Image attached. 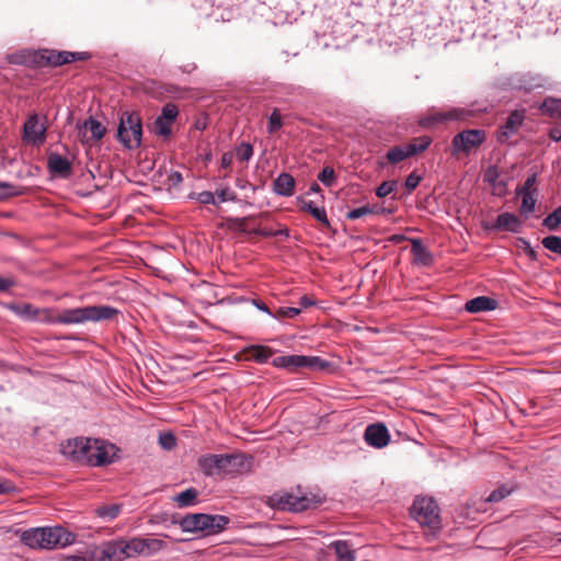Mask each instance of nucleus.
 Segmentation results:
<instances>
[{"instance_id": "47", "label": "nucleus", "mask_w": 561, "mask_h": 561, "mask_svg": "<svg viewBox=\"0 0 561 561\" xmlns=\"http://www.w3.org/2000/svg\"><path fill=\"white\" fill-rule=\"evenodd\" d=\"M190 198L195 199L203 205H215L216 204L215 194H213L209 191L192 193L190 195Z\"/></svg>"}, {"instance_id": "52", "label": "nucleus", "mask_w": 561, "mask_h": 561, "mask_svg": "<svg viewBox=\"0 0 561 561\" xmlns=\"http://www.w3.org/2000/svg\"><path fill=\"white\" fill-rule=\"evenodd\" d=\"M536 180H537V175L536 174L529 175L526 179V181L523 184V186L517 188L516 194H525V193H534L535 194L536 190L534 188V185L536 183Z\"/></svg>"}, {"instance_id": "33", "label": "nucleus", "mask_w": 561, "mask_h": 561, "mask_svg": "<svg viewBox=\"0 0 561 561\" xmlns=\"http://www.w3.org/2000/svg\"><path fill=\"white\" fill-rule=\"evenodd\" d=\"M561 225V206L557 207L543 220L542 226L550 231H557Z\"/></svg>"}, {"instance_id": "32", "label": "nucleus", "mask_w": 561, "mask_h": 561, "mask_svg": "<svg viewBox=\"0 0 561 561\" xmlns=\"http://www.w3.org/2000/svg\"><path fill=\"white\" fill-rule=\"evenodd\" d=\"M514 491L513 486L502 484L501 486L493 490L486 497L485 501L490 503H497L507 497Z\"/></svg>"}, {"instance_id": "1", "label": "nucleus", "mask_w": 561, "mask_h": 561, "mask_svg": "<svg viewBox=\"0 0 561 561\" xmlns=\"http://www.w3.org/2000/svg\"><path fill=\"white\" fill-rule=\"evenodd\" d=\"M121 311L107 305H93L72 309H65L59 314L51 317V324H82L85 322H102L114 319Z\"/></svg>"}, {"instance_id": "57", "label": "nucleus", "mask_w": 561, "mask_h": 561, "mask_svg": "<svg viewBox=\"0 0 561 561\" xmlns=\"http://www.w3.org/2000/svg\"><path fill=\"white\" fill-rule=\"evenodd\" d=\"M314 305H316V300L310 296L305 295V296L300 297V299H299V306H300L299 308H301V310L312 307Z\"/></svg>"}, {"instance_id": "51", "label": "nucleus", "mask_w": 561, "mask_h": 561, "mask_svg": "<svg viewBox=\"0 0 561 561\" xmlns=\"http://www.w3.org/2000/svg\"><path fill=\"white\" fill-rule=\"evenodd\" d=\"M396 182L394 181H383L377 188H376V195L378 197H386L390 193H392L396 188Z\"/></svg>"}, {"instance_id": "31", "label": "nucleus", "mask_w": 561, "mask_h": 561, "mask_svg": "<svg viewBox=\"0 0 561 561\" xmlns=\"http://www.w3.org/2000/svg\"><path fill=\"white\" fill-rule=\"evenodd\" d=\"M522 195V205L519 208V213L525 218H528L530 214L535 211L536 207V198L534 193H525Z\"/></svg>"}, {"instance_id": "14", "label": "nucleus", "mask_w": 561, "mask_h": 561, "mask_svg": "<svg viewBox=\"0 0 561 561\" xmlns=\"http://www.w3.org/2000/svg\"><path fill=\"white\" fill-rule=\"evenodd\" d=\"M364 438L369 446L381 449L389 444L390 434L385 424L375 423L366 427Z\"/></svg>"}, {"instance_id": "15", "label": "nucleus", "mask_w": 561, "mask_h": 561, "mask_svg": "<svg viewBox=\"0 0 561 561\" xmlns=\"http://www.w3.org/2000/svg\"><path fill=\"white\" fill-rule=\"evenodd\" d=\"M88 444H90V438H71L60 444V451L66 458L81 463L87 453Z\"/></svg>"}, {"instance_id": "61", "label": "nucleus", "mask_w": 561, "mask_h": 561, "mask_svg": "<svg viewBox=\"0 0 561 561\" xmlns=\"http://www.w3.org/2000/svg\"><path fill=\"white\" fill-rule=\"evenodd\" d=\"M232 163V154L229 152H226L222 154L220 159V167L222 169H228Z\"/></svg>"}, {"instance_id": "63", "label": "nucleus", "mask_w": 561, "mask_h": 561, "mask_svg": "<svg viewBox=\"0 0 561 561\" xmlns=\"http://www.w3.org/2000/svg\"><path fill=\"white\" fill-rule=\"evenodd\" d=\"M549 136L554 141L561 140V127L557 126L550 129Z\"/></svg>"}, {"instance_id": "37", "label": "nucleus", "mask_w": 561, "mask_h": 561, "mask_svg": "<svg viewBox=\"0 0 561 561\" xmlns=\"http://www.w3.org/2000/svg\"><path fill=\"white\" fill-rule=\"evenodd\" d=\"M283 127V117L279 110L274 108L268 116L267 133L274 134Z\"/></svg>"}, {"instance_id": "60", "label": "nucleus", "mask_w": 561, "mask_h": 561, "mask_svg": "<svg viewBox=\"0 0 561 561\" xmlns=\"http://www.w3.org/2000/svg\"><path fill=\"white\" fill-rule=\"evenodd\" d=\"M272 365L276 368H283L287 370L286 355L273 358Z\"/></svg>"}, {"instance_id": "64", "label": "nucleus", "mask_w": 561, "mask_h": 561, "mask_svg": "<svg viewBox=\"0 0 561 561\" xmlns=\"http://www.w3.org/2000/svg\"><path fill=\"white\" fill-rule=\"evenodd\" d=\"M321 192V187L319 186V184H317L316 182H313L310 187H309V191H308V194H317V193H320Z\"/></svg>"}, {"instance_id": "26", "label": "nucleus", "mask_w": 561, "mask_h": 561, "mask_svg": "<svg viewBox=\"0 0 561 561\" xmlns=\"http://www.w3.org/2000/svg\"><path fill=\"white\" fill-rule=\"evenodd\" d=\"M302 210L308 211L317 221L324 226H330L324 207H318L313 202H302Z\"/></svg>"}, {"instance_id": "43", "label": "nucleus", "mask_w": 561, "mask_h": 561, "mask_svg": "<svg viewBox=\"0 0 561 561\" xmlns=\"http://www.w3.org/2000/svg\"><path fill=\"white\" fill-rule=\"evenodd\" d=\"M7 309L11 310L15 314L20 317H34L35 312L33 311V307L30 304L16 305V304H8Z\"/></svg>"}, {"instance_id": "30", "label": "nucleus", "mask_w": 561, "mask_h": 561, "mask_svg": "<svg viewBox=\"0 0 561 561\" xmlns=\"http://www.w3.org/2000/svg\"><path fill=\"white\" fill-rule=\"evenodd\" d=\"M198 492L194 488L186 489L176 495L175 501L179 507H188L195 503Z\"/></svg>"}, {"instance_id": "36", "label": "nucleus", "mask_w": 561, "mask_h": 561, "mask_svg": "<svg viewBox=\"0 0 561 561\" xmlns=\"http://www.w3.org/2000/svg\"><path fill=\"white\" fill-rule=\"evenodd\" d=\"M409 158L405 146H394L387 152V159L390 163H399L404 159Z\"/></svg>"}, {"instance_id": "62", "label": "nucleus", "mask_w": 561, "mask_h": 561, "mask_svg": "<svg viewBox=\"0 0 561 561\" xmlns=\"http://www.w3.org/2000/svg\"><path fill=\"white\" fill-rule=\"evenodd\" d=\"M408 240L410 241L411 239H409L404 234H399V233L398 234H392V236L389 237V241L391 243H393V244H399V243H401L403 241H408Z\"/></svg>"}, {"instance_id": "24", "label": "nucleus", "mask_w": 561, "mask_h": 561, "mask_svg": "<svg viewBox=\"0 0 561 561\" xmlns=\"http://www.w3.org/2000/svg\"><path fill=\"white\" fill-rule=\"evenodd\" d=\"M243 352L249 355L250 359L254 360L257 364L267 363L268 359L275 353V351L272 350L271 347L257 344L244 347Z\"/></svg>"}, {"instance_id": "49", "label": "nucleus", "mask_w": 561, "mask_h": 561, "mask_svg": "<svg viewBox=\"0 0 561 561\" xmlns=\"http://www.w3.org/2000/svg\"><path fill=\"white\" fill-rule=\"evenodd\" d=\"M159 444L165 450H172L176 446V438L172 433H162L159 435Z\"/></svg>"}, {"instance_id": "54", "label": "nucleus", "mask_w": 561, "mask_h": 561, "mask_svg": "<svg viewBox=\"0 0 561 561\" xmlns=\"http://www.w3.org/2000/svg\"><path fill=\"white\" fill-rule=\"evenodd\" d=\"M14 485L7 479H0V494H8L14 491Z\"/></svg>"}, {"instance_id": "40", "label": "nucleus", "mask_w": 561, "mask_h": 561, "mask_svg": "<svg viewBox=\"0 0 561 561\" xmlns=\"http://www.w3.org/2000/svg\"><path fill=\"white\" fill-rule=\"evenodd\" d=\"M545 249L561 254V237L559 236H547L541 240Z\"/></svg>"}, {"instance_id": "50", "label": "nucleus", "mask_w": 561, "mask_h": 561, "mask_svg": "<svg viewBox=\"0 0 561 561\" xmlns=\"http://www.w3.org/2000/svg\"><path fill=\"white\" fill-rule=\"evenodd\" d=\"M215 195L217 196L220 203L234 202L237 199L236 193L231 191L228 186L216 190Z\"/></svg>"}, {"instance_id": "42", "label": "nucleus", "mask_w": 561, "mask_h": 561, "mask_svg": "<svg viewBox=\"0 0 561 561\" xmlns=\"http://www.w3.org/2000/svg\"><path fill=\"white\" fill-rule=\"evenodd\" d=\"M172 123L157 117L153 123V130L158 136L169 137L172 133Z\"/></svg>"}, {"instance_id": "4", "label": "nucleus", "mask_w": 561, "mask_h": 561, "mask_svg": "<svg viewBox=\"0 0 561 561\" xmlns=\"http://www.w3.org/2000/svg\"><path fill=\"white\" fill-rule=\"evenodd\" d=\"M230 523V518L218 514L195 513L184 516L180 526L184 533H205L208 536L224 531Z\"/></svg>"}, {"instance_id": "27", "label": "nucleus", "mask_w": 561, "mask_h": 561, "mask_svg": "<svg viewBox=\"0 0 561 561\" xmlns=\"http://www.w3.org/2000/svg\"><path fill=\"white\" fill-rule=\"evenodd\" d=\"M432 144V138L428 136H422L413 139L412 142L405 145L407 153L410 157H413L417 153L425 151L430 145Z\"/></svg>"}, {"instance_id": "22", "label": "nucleus", "mask_w": 561, "mask_h": 561, "mask_svg": "<svg viewBox=\"0 0 561 561\" xmlns=\"http://www.w3.org/2000/svg\"><path fill=\"white\" fill-rule=\"evenodd\" d=\"M295 183V179L289 173L283 172L274 180L273 191L279 196H293Z\"/></svg>"}, {"instance_id": "44", "label": "nucleus", "mask_w": 561, "mask_h": 561, "mask_svg": "<svg viewBox=\"0 0 561 561\" xmlns=\"http://www.w3.org/2000/svg\"><path fill=\"white\" fill-rule=\"evenodd\" d=\"M179 115V108L173 103H167L162 110L161 114L158 116L164 121L171 122L172 124L175 122L176 117Z\"/></svg>"}, {"instance_id": "19", "label": "nucleus", "mask_w": 561, "mask_h": 561, "mask_svg": "<svg viewBox=\"0 0 561 561\" xmlns=\"http://www.w3.org/2000/svg\"><path fill=\"white\" fill-rule=\"evenodd\" d=\"M47 168L51 174L67 178L71 173L72 164L61 154L57 152H50L47 158Z\"/></svg>"}, {"instance_id": "41", "label": "nucleus", "mask_w": 561, "mask_h": 561, "mask_svg": "<svg viewBox=\"0 0 561 561\" xmlns=\"http://www.w3.org/2000/svg\"><path fill=\"white\" fill-rule=\"evenodd\" d=\"M253 156V147L249 142H241L236 148V157L239 161L248 162Z\"/></svg>"}, {"instance_id": "5", "label": "nucleus", "mask_w": 561, "mask_h": 561, "mask_svg": "<svg viewBox=\"0 0 561 561\" xmlns=\"http://www.w3.org/2000/svg\"><path fill=\"white\" fill-rule=\"evenodd\" d=\"M142 123L139 114L124 112L117 127V139L127 149H135L141 145Z\"/></svg>"}, {"instance_id": "18", "label": "nucleus", "mask_w": 561, "mask_h": 561, "mask_svg": "<svg viewBox=\"0 0 561 561\" xmlns=\"http://www.w3.org/2000/svg\"><path fill=\"white\" fill-rule=\"evenodd\" d=\"M511 87L516 90L533 91L543 87V79L531 73H516L511 78Z\"/></svg>"}, {"instance_id": "28", "label": "nucleus", "mask_w": 561, "mask_h": 561, "mask_svg": "<svg viewBox=\"0 0 561 561\" xmlns=\"http://www.w3.org/2000/svg\"><path fill=\"white\" fill-rule=\"evenodd\" d=\"M84 130H90L91 138L95 141L103 138L105 134V127L93 117H89L84 123L82 124V127H80V133Z\"/></svg>"}, {"instance_id": "16", "label": "nucleus", "mask_w": 561, "mask_h": 561, "mask_svg": "<svg viewBox=\"0 0 561 561\" xmlns=\"http://www.w3.org/2000/svg\"><path fill=\"white\" fill-rule=\"evenodd\" d=\"M127 560L125 538L108 540L101 546L99 561H124Z\"/></svg>"}, {"instance_id": "6", "label": "nucleus", "mask_w": 561, "mask_h": 561, "mask_svg": "<svg viewBox=\"0 0 561 561\" xmlns=\"http://www.w3.org/2000/svg\"><path fill=\"white\" fill-rule=\"evenodd\" d=\"M59 54L54 49H38V50H30L24 49L8 56V60L13 65H24L32 67H45L60 66V61L58 59Z\"/></svg>"}, {"instance_id": "13", "label": "nucleus", "mask_w": 561, "mask_h": 561, "mask_svg": "<svg viewBox=\"0 0 561 561\" xmlns=\"http://www.w3.org/2000/svg\"><path fill=\"white\" fill-rule=\"evenodd\" d=\"M47 126L36 113L31 114L23 125V139L31 145L41 146L46 140Z\"/></svg>"}, {"instance_id": "58", "label": "nucleus", "mask_w": 561, "mask_h": 561, "mask_svg": "<svg viewBox=\"0 0 561 561\" xmlns=\"http://www.w3.org/2000/svg\"><path fill=\"white\" fill-rule=\"evenodd\" d=\"M253 305L260 310L274 318L275 312H272L271 309L261 300L254 299Z\"/></svg>"}, {"instance_id": "56", "label": "nucleus", "mask_w": 561, "mask_h": 561, "mask_svg": "<svg viewBox=\"0 0 561 561\" xmlns=\"http://www.w3.org/2000/svg\"><path fill=\"white\" fill-rule=\"evenodd\" d=\"M14 285H15V280L13 278L0 276V291H7Z\"/></svg>"}, {"instance_id": "10", "label": "nucleus", "mask_w": 561, "mask_h": 561, "mask_svg": "<svg viewBox=\"0 0 561 561\" xmlns=\"http://www.w3.org/2000/svg\"><path fill=\"white\" fill-rule=\"evenodd\" d=\"M486 139V133L483 129H466L456 134L451 139V154L459 152H470L480 147Z\"/></svg>"}, {"instance_id": "9", "label": "nucleus", "mask_w": 561, "mask_h": 561, "mask_svg": "<svg viewBox=\"0 0 561 561\" xmlns=\"http://www.w3.org/2000/svg\"><path fill=\"white\" fill-rule=\"evenodd\" d=\"M87 453L82 459L83 465L100 467L108 465L113 461L114 445L104 440L90 438V444L87 446Z\"/></svg>"}, {"instance_id": "29", "label": "nucleus", "mask_w": 561, "mask_h": 561, "mask_svg": "<svg viewBox=\"0 0 561 561\" xmlns=\"http://www.w3.org/2000/svg\"><path fill=\"white\" fill-rule=\"evenodd\" d=\"M121 511H122L121 504H106V505L99 506L95 510V514L101 519H103L105 522H111L118 516Z\"/></svg>"}, {"instance_id": "20", "label": "nucleus", "mask_w": 561, "mask_h": 561, "mask_svg": "<svg viewBox=\"0 0 561 561\" xmlns=\"http://www.w3.org/2000/svg\"><path fill=\"white\" fill-rule=\"evenodd\" d=\"M522 227V220L515 214L512 213L500 214L492 226L493 229L508 231L513 233L520 232Z\"/></svg>"}, {"instance_id": "23", "label": "nucleus", "mask_w": 561, "mask_h": 561, "mask_svg": "<svg viewBox=\"0 0 561 561\" xmlns=\"http://www.w3.org/2000/svg\"><path fill=\"white\" fill-rule=\"evenodd\" d=\"M410 242L414 263L422 266H430L433 262V255L430 250L423 245L421 239H411Z\"/></svg>"}, {"instance_id": "55", "label": "nucleus", "mask_w": 561, "mask_h": 561, "mask_svg": "<svg viewBox=\"0 0 561 561\" xmlns=\"http://www.w3.org/2000/svg\"><path fill=\"white\" fill-rule=\"evenodd\" d=\"M252 232L256 236H261L264 238L276 237V233H274V230L268 229V228H254Z\"/></svg>"}, {"instance_id": "25", "label": "nucleus", "mask_w": 561, "mask_h": 561, "mask_svg": "<svg viewBox=\"0 0 561 561\" xmlns=\"http://www.w3.org/2000/svg\"><path fill=\"white\" fill-rule=\"evenodd\" d=\"M334 549L337 561H355V554L352 545L346 540H336L331 543Z\"/></svg>"}, {"instance_id": "53", "label": "nucleus", "mask_w": 561, "mask_h": 561, "mask_svg": "<svg viewBox=\"0 0 561 561\" xmlns=\"http://www.w3.org/2000/svg\"><path fill=\"white\" fill-rule=\"evenodd\" d=\"M421 182V176L417 175L416 173H410L407 179H405V187L409 190V191H413L414 188H416V186L420 184Z\"/></svg>"}, {"instance_id": "46", "label": "nucleus", "mask_w": 561, "mask_h": 561, "mask_svg": "<svg viewBox=\"0 0 561 561\" xmlns=\"http://www.w3.org/2000/svg\"><path fill=\"white\" fill-rule=\"evenodd\" d=\"M318 180L327 187H331L335 180V172L333 168L325 167L322 169V171L318 174Z\"/></svg>"}, {"instance_id": "2", "label": "nucleus", "mask_w": 561, "mask_h": 561, "mask_svg": "<svg viewBox=\"0 0 561 561\" xmlns=\"http://www.w3.org/2000/svg\"><path fill=\"white\" fill-rule=\"evenodd\" d=\"M22 541L30 548L53 549L72 545L76 535L62 526L37 527L25 530L22 534Z\"/></svg>"}, {"instance_id": "3", "label": "nucleus", "mask_w": 561, "mask_h": 561, "mask_svg": "<svg viewBox=\"0 0 561 561\" xmlns=\"http://www.w3.org/2000/svg\"><path fill=\"white\" fill-rule=\"evenodd\" d=\"M251 459L244 454H211L202 456L198 466L207 477L215 474H233L243 471L250 466Z\"/></svg>"}, {"instance_id": "17", "label": "nucleus", "mask_w": 561, "mask_h": 561, "mask_svg": "<svg viewBox=\"0 0 561 561\" xmlns=\"http://www.w3.org/2000/svg\"><path fill=\"white\" fill-rule=\"evenodd\" d=\"M524 118L523 112L513 111L497 131V142L505 144L512 136L516 135L523 125Z\"/></svg>"}, {"instance_id": "45", "label": "nucleus", "mask_w": 561, "mask_h": 561, "mask_svg": "<svg viewBox=\"0 0 561 561\" xmlns=\"http://www.w3.org/2000/svg\"><path fill=\"white\" fill-rule=\"evenodd\" d=\"M329 363L319 356H306L305 368L313 370H323L329 367Z\"/></svg>"}, {"instance_id": "7", "label": "nucleus", "mask_w": 561, "mask_h": 561, "mask_svg": "<svg viewBox=\"0 0 561 561\" xmlns=\"http://www.w3.org/2000/svg\"><path fill=\"white\" fill-rule=\"evenodd\" d=\"M410 513L421 526H426L432 530L440 527L439 507L432 497H415Z\"/></svg>"}, {"instance_id": "8", "label": "nucleus", "mask_w": 561, "mask_h": 561, "mask_svg": "<svg viewBox=\"0 0 561 561\" xmlns=\"http://www.w3.org/2000/svg\"><path fill=\"white\" fill-rule=\"evenodd\" d=\"M272 501L273 506L277 510L295 513L316 508L321 503V499L317 495H298L291 492L276 493L273 495Z\"/></svg>"}, {"instance_id": "38", "label": "nucleus", "mask_w": 561, "mask_h": 561, "mask_svg": "<svg viewBox=\"0 0 561 561\" xmlns=\"http://www.w3.org/2000/svg\"><path fill=\"white\" fill-rule=\"evenodd\" d=\"M287 370L289 373H296L300 368H305L306 356L305 355H286Z\"/></svg>"}, {"instance_id": "48", "label": "nucleus", "mask_w": 561, "mask_h": 561, "mask_svg": "<svg viewBox=\"0 0 561 561\" xmlns=\"http://www.w3.org/2000/svg\"><path fill=\"white\" fill-rule=\"evenodd\" d=\"M301 313V308L297 307H280L276 310L274 319H283V318H295Z\"/></svg>"}, {"instance_id": "35", "label": "nucleus", "mask_w": 561, "mask_h": 561, "mask_svg": "<svg viewBox=\"0 0 561 561\" xmlns=\"http://www.w3.org/2000/svg\"><path fill=\"white\" fill-rule=\"evenodd\" d=\"M59 54V61H60V66L62 65H66V64H70L75 60H87L90 58V54L87 53V51H81V53H72V51H58Z\"/></svg>"}, {"instance_id": "39", "label": "nucleus", "mask_w": 561, "mask_h": 561, "mask_svg": "<svg viewBox=\"0 0 561 561\" xmlns=\"http://www.w3.org/2000/svg\"><path fill=\"white\" fill-rule=\"evenodd\" d=\"M370 214H379V210H375L374 207H371L369 205H365V206L357 207V208H354V209H351L350 211H347L346 218L351 219V220H356V219H359V218H362L366 215H370Z\"/></svg>"}, {"instance_id": "12", "label": "nucleus", "mask_w": 561, "mask_h": 561, "mask_svg": "<svg viewBox=\"0 0 561 561\" xmlns=\"http://www.w3.org/2000/svg\"><path fill=\"white\" fill-rule=\"evenodd\" d=\"M474 115V111L465 107H454L444 112H436L420 119L422 127H431L438 123L449 121H467Z\"/></svg>"}, {"instance_id": "21", "label": "nucleus", "mask_w": 561, "mask_h": 561, "mask_svg": "<svg viewBox=\"0 0 561 561\" xmlns=\"http://www.w3.org/2000/svg\"><path fill=\"white\" fill-rule=\"evenodd\" d=\"M497 307V301L488 296H478L468 300L465 305V310L469 313H480L483 311H492Z\"/></svg>"}, {"instance_id": "34", "label": "nucleus", "mask_w": 561, "mask_h": 561, "mask_svg": "<svg viewBox=\"0 0 561 561\" xmlns=\"http://www.w3.org/2000/svg\"><path fill=\"white\" fill-rule=\"evenodd\" d=\"M543 113L551 116L561 117V100L559 99H547L540 106Z\"/></svg>"}, {"instance_id": "11", "label": "nucleus", "mask_w": 561, "mask_h": 561, "mask_svg": "<svg viewBox=\"0 0 561 561\" xmlns=\"http://www.w3.org/2000/svg\"><path fill=\"white\" fill-rule=\"evenodd\" d=\"M164 547L160 539L134 537L125 539V549L127 559L138 556H152Z\"/></svg>"}, {"instance_id": "59", "label": "nucleus", "mask_w": 561, "mask_h": 561, "mask_svg": "<svg viewBox=\"0 0 561 561\" xmlns=\"http://www.w3.org/2000/svg\"><path fill=\"white\" fill-rule=\"evenodd\" d=\"M183 176L179 171H173L169 174V182L173 186H178L180 183H182Z\"/></svg>"}]
</instances>
